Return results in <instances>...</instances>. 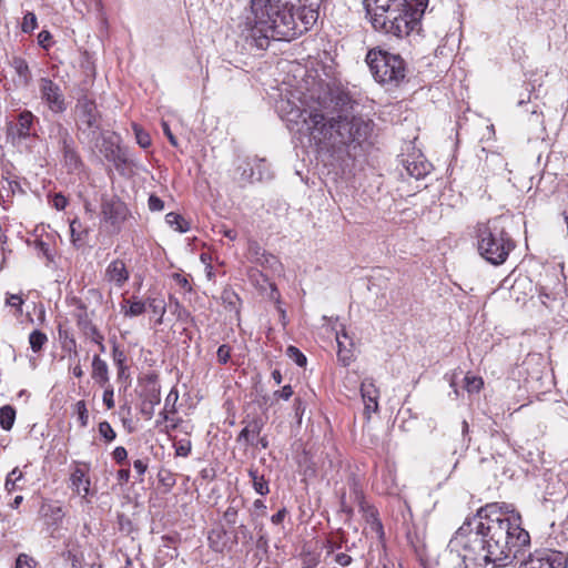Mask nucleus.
<instances>
[{"instance_id":"obj_1","label":"nucleus","mask_w":568,"mask_h":568,"mask_svg":"<svg viewBox=\"0 0 568 568\" xmlns=\"http://www.w3.org/2000/svg\"><path fill=\"white\" fill-rule=\"evenodd\" d=\"M529 544L520 515L491 503L465 521L447 547L455 568H497L510 564Z\"/></svg>"},{"instance_id":"obj_2","label":"nucleus","mask_w":568,"mask_h":568,"mask_svg":"<svg viewBox=\"0 0 568 568\" xmlns=\"http://www.w3.org/2000/svg\"><path fill=\"white\" fill-rule=\"evenodd\" d=\"M349 97L338 90H326L308 109L282 102V118L291 130L308 136L318 150L338 152L343 148L356 150L372 132L373 123L361 116L349 115Z\"/></svg>"},{"instance_id":"obj_3","label":"nucleus","mask_w":568,"mask_h":568,"mask_svg":"<svg viewBox=\"0 0 568 568\" xmlns=\"http://www.w3.org/2000/svg\"><path fill=\"white\" fill-rule=\"evenodd\" d=\"M316 6L313 0H251L242 34L261 50L267 49L271 40L292 41L315 24Z\"/></svg>"},{"instance_id":"obj_4","label":"nucleus","mask_w":568,"mask_h":568,"mask_svg":"<svg viewBox=\"0 0 568 568\" xmlns=\"http://www.w3.org/2000/svg\"><path fill=\"white\" fill-rule=\"evenodd\" d=\"M373 28L397 38L418 24L428 0H363Z\"/></svg>"},{"instance_id":"obj_5","label":"nucleus","mask_w":568,"mask_h":568,"mask_svg":"<svg viewBox=\"0 0 568 568\" xmlns=\"http://www.w3.org/2000/svg\"><path fill=\"white\" fill-rule=\"evenodd\" d=\"M475 233L480 256L493 265L505 263L515 247L499 217L478 223Z\"/></svg>"},{"instance_id":"obj_6","label":"nucleus","mask_w":568,"mask_h":568,"mask_svg":"<svg viewBox=\"0 0 568 568\" xmlns=\"http://www.w3.org/2000/svg\"><path fill=\"white\" fill-rule=\"evenodd\" d=\"M366 63L378 83L397 87L405 79V62L398 54L373 49L366 54Z\"/></svg>"},{"instance_id":"obj_7","label":"nucleus","mask_w":568,"mask_h":568,"mask_svg":"<svg viewBox=\"0 0 568 568\" xmlns=\"http://www.w3.org/2000/svg\"><path fill=\"white\" fill-rule=\"evenodd\" d=\"M74 113L78 129L87 134L90 141L97 140L101 130V115L94 100L88 95L80 97Z\"/></svg>"},{"instance_id":"obj_8","label":"nucleus","mask_w":568,"mask_h":568,"mask_svg":"<svg viewBox=\"0 0 568 568\" xmlns=\"http://www.w3.org/2000/svg\"><path fill=\"white\" fill-rule=\"evenodd\" d=\"M568 552L554 549H539L530 554L519 568H567Z\"/></svg>"},{"instance_id":"obj_9","label":"nucleus","mask_w":568,"mask_h":568,"mask_svg":"<svg viewBox=\"0 0 568 568\" xmlns=\"http://www.w3.org/2000/svg\"><path fill=\"white\" fill-rule=\"evenodd\" d=\"M39 91L41 100L47 104L50 111L63 113L67 110V102L59 84L49 78L39 80Z\"/></svg>"},{"instance_id":"obj_10","label":"nucleus","mask_w":568,"mask_h":568,"mask_svg":"<svg viewBox=\"0 0 568 568\" xmlns=\"http://www.w3.org/2000/svg\"><path fill=\"white\" fill-rule=\"evenodd\" d=\"M101 214L105 222L110 223L116 231H120L121 224L129 215V209L124 202L115 196L103 197Z\"/></svg>"},{"instance_id":"obj_11","label":"nucleus","mask_w":568,"mask_h":568,"mask_svg":"<svg viewBox=\"0 0 568 568\" xmlns=\"http://www.w3.org/2000/svg\"><path fill=\"white\" fill-rule=\"evenodd\" d=\"M34 115L31 111L24 110L19 113L17 122H10L7 128V139L13 144L20 143L31 136Z\"/></svg>"},{"instance_id":"obj_12","label":"nucleus","mask_w":568,"mask_h":568,"mask_svg":"<svg viewBox=\"0 0 568 568\" xmlns=\"http://www.w3.org/2000/svg\"><path fill=\"white\" fill-rule=\"evenodd\" d=\"M98 142V139L94 140ZM95 145L100 149V152L103 153L108 161L114 163H125L126 159L124 154L121 152L119 145V136L114 133H110L106 135H102L101 144L95 143Z\"/></svg>"},{"instance_id":"obj_13","label":"nucleus","mask_w":568,"mask_h":568,"mask_svg":"<svg viewBox=\"0 0 568 568\" xmlns=\"http://www.w3.org/2000/svg\"><path fill=\"white\" fill-rule=\"evenodd\" d=\"M88 471L87 465L77 466L70 476L71 488L82 498H87L91 493V481Z\"/></svg>"},{"instance_id":"obj_14","label":"nucleus","mask_w":568,"mask_h":568,"mask_svg":"<svg viewBox=\"0 0 568 568\" xmlns=\"http://www.w3.org/2000/svg\"><path fill=\"white\" fill-rule=\"evenodd\" d=\"M336 343H337V357L338 361L344 365H349L353 353V341L348 336L347 332L345 331V327L341 325V329H336Z\"/></svg>"},{"instance_id":"obj_15","label":"nucleus","mask_w":568,"mask_h":568,"mask_svg":"<svg viewBox=\"0 0 568 568\" xmlns=\"http://www.w3.org/2000/svg\"><path fill=\"white\" fill-rule=\"evenodd\" d=\"M362 398L364 402V413L371 417L372 413L378 409V390L372 381L365 379L361 386Z\"/></svg>"},{"instance_id":"obj_16","label":"nucleus","mask_w":568,"mask_h":568,"mask_svg":"<svg viewBox=\"0 0 568 568\" xmlns=\"http://www.w3.org/2000/svg\"><path fill=\"white\" fill-rule=\"evenodd\" d=\"M105 278L109 282L114 283L118 287L123 286V284L129 280V272L124 262L121 260L111 262L105 270Z\"/></svg>"},{"instance_id":"obj_17","label":"nucleus","mask_w":568,"mask_h":568,"mask_svg":"<svg viewBox=\"0 0 568 568\" xmlns=\"http://www.w3.org/2000/svg\"><path fill=\"white\" fill-rule=\"evenodd\" d=\"M242 170L241 179L245 182L253 183L255 181H261L263 179V170L265 169L264 160H253V162L247 161L245 166H240Z\"/></svg>"},{"instance_id":"obj_18","label":"nucleus","mask_w":568,"mask_h":568,"mask_svg":"<svg viewBox=\"0 0 568 568\" xmlns=\"http://www.w3.org/2000/svg\"><path fill=\"white\" fill-rule=\"evenodd\" d=\"M243 423L245 424V427L239 434L237 442L244 440L248 445H254V439L261 434L264 423L258 417L248 422L243 420Z\"/></svg>"},{"instance_id":"obj_19","label":"nucleus","mask_w":568,"mask_h":568,"mask_svg":"<svg viewBox=\"0 0 568 568\" xmlns=\"http://www.w3.org/2000/svg\"><path fill=\"white\" fill-rule=\"evenodd\" d=\"M91 377L101 387H104L109 383V366L100 355H94L92 358Z\"/></svg>"},{"instance_id":"obj_20","label":"nucleus","mask_w":568,"mask_h":568,"mask_svg":"<svg viewBox=\"0 0 568 568\" xmlns=\"http://www.w3.org/2000/svg\"><path fill=\"white\" fill-rule=\"evenodd\" d=\"M160 402V388L156 386H152L146 390L144 395L141 406V414L144 415L148 419H150L153 416L154 407L159 405Z\"/></svg>"},{"instance_id":"obj_21","label":"nucleus","mask_w":568,"mask_h":568,"mask_svg":"<svg viewBox=\"0 0 568 568\" xmlns=\"http://www.w3.org/2000/svg\"><path fill=\"white\" fill-rule=\"evenodd\" d=\"M404 168L407 174L416 180L426 176L430 172V164L424 160H409L404 161Z\"/></svg>"},{"instance_id":"obj_22","label":"nucleus","mask_w":568,"mask_h":568,"mask_svg":"<svg viewBox=\"0 0 568 568\" xmlns=\"http://www.w3.org/2000/svg\"><path fill=\"white\" fill-rule=\"evenodd\" d=\"M60 150L63 153L65 166L70 171L78 170L82 162L78 152L74 149V141L72 140L71 142H67L65 144L60 145Z\"/></svg>"},{"instance_id":"obj_23","label":"nucleus","mask_w":568,"mask_h":568,"mask_svg":"<svg viewBox=\"0 0 568 568\" xmlns=\"http://www.w3.org/2000/svg\"><path fill=\"white\" fill-rule=\"evenodd\" d=\"M10 64L18 74L20 82L26 87L29 85L32 80V74L28 62L21 57H13Z\"/></svg>"},{"instance_id":"obj_24","label":"nucleus","mask_w":568,"mask_h":568,"mask_svg":"<svg viewBox=\"0 0 568 568\" xmlns=\"http://www.w3.org/2000/svg\"><path fill=\"white\" fill-rule=\"evenodd\" d=\"M24 480L23 473L18 468H13L6 478L4 487L8 493L22 489V481Z\"/></svg>"},{"instance_id":"obj_25","label":"nucleus","mask_w":568,"mask_h":568,"mask_svg":"<svg viewBox=\"0 0 568 568\" xmlns=\"http://www.w3.org/2000/svg\"><path fill=\"white\" fill-rule=\"evenodd\" d=\"M74 303L77 305V312L74 313L77 325L81 331H84L93 324L92 320L87 312L85 304L81 300H74Z\"/></svg>"},{"instance_id":"obj_26","label":"nucleus","mask_w":568,"mask_h":568,"mask_svg":"<svg viewBox=\"0 0 568 568\" xmlns=\"http://www.w3.org/2000/svg\"><path fill=\"white\" fill-rule=\"evenodd\" d=\"M256 264L265 270H271L272 272H278L282 268L280 260L267 252H262L261 257H256Z\"/></svg>"},{"instance_id":"obj_27","label":"nucleus","mask_w":568,"mask_h":568,"mask_svg":"<svg viewBox=\"0 0 568 568\" xmlns=\"http://www.w3.org/2000/svg\"><path fill=\"white\" fill-rule=\"evenodd\" d=\"M165 222L180 233H186L190 230V223L182 215L174 212L165 215Z\"/></svg>"},{"instance_id":"obj_28","label":"nucleus","mask_w":568,"mask_h":568,"mask_svg":"<svg viewBox=\"0 0 568 568\" xmlns=\"http://www.w3.org/2000/svg\"><path fill=\"white\" fill-rule=\"evenodd\" d=\"M50 138L54 139L59 146L73 140L68 129L59 122L52 125L50 131Z\"/></svg>"},{"instance_id":"obj_29","label":"nucleus","mask_w":568,"mask_h":568,"mask_svg":"<svg viewBox=\"0 0 568 568\" xmlns=\"http://www.w3.org/2000/svg\"><path fill=\"white\" fill-rule=\"evenodd\" d=\"M361 509L366 521L371 524L372 528L375 529L377 532H382L383 526L377 517V510L375 509V507L362 503Z\"/></svg>"},{"instance_id":"obj_30","label":"nucleus","mask_w":568,"mask_h":568,"mask_svg":"<svg viewBox=\"0 0 568 568\" xmlns=\"http://www.w3.org/2000/svg\"><path fill=\"white\" fill-rule=\"evenodd\" d=\"M179 399V393L175 388H172L165 398L164 408L160 412L159 416L162 420L169 419V414L176 413L175 404Z\"/></svg>"},{"instance_id":"obj_31","label":"nucleus","mask_w":568,"mask_h":568,"mask_svg":"<svg viewBox=\"0 0 568 568\" xmlns=\"http://www.w3.org/2000/svg\"><path fill=\"white\" fill-rule=\"evenodd\" d=\"M16 420V409L10 405L0 408V426L4 430H10Z\"/></svg>"},{"instance_id":"obj_32","label":"nucleus","mask_w":568,"mask_h":568,"mask_svg":"<svg viewBox=\"0 0 568 568\" xmlns=\"http://www.w3.org/2000/svg\"><path fill=\"white\" fill-rule=\"evenodd\" d=\"M248 476L250 478L252 479L253 481V487L255 489V491L260 495H266L268 494L270 489H268V484L267 481L264 479L263 476H260L257 470L254 469V468H250L248 469Z\"/></svg>"},{"instance_id":"obj_33","label":"nucleus","mask_w":568,"mask_h":568,"mask_svg":"<svg viewBox=\"0 0 568 568\" xmlns=\"http://www.w3.org/2000/svg\"><path fill=\"white\" fill-rule=\"evenodd\" d=\"M47 343H48V336L43 332H41L39 329H34L30 333L29 344H30L31 349L34 353L41 352L43 346Z\"/></svg>"},{"instance_id":"obj_34","label":"nucleus","mask_w":568,"mask_h":568,"mask_svg":"<svg viewBox=\"0 0 568 568\" xmlns=\"http://www.w3.org/2000/svg\"><path fill=\"white\" fill-rule=\"evenodd\" d=\"M124 302L129 304V307L123 306V314L126 317H135L145 312V303L141 301L130 302L125 300Z\"/></svg>"},{"instance_id":"obj_35","label":"nucleus","mask_w":568,"mask_h":568,"mask_svg":"<svg viewBox=\"0 0 568 568\" xmlns=\"http://www.w3.org/2000/svg\"><path fill=\"white\" fill-rule=\"evenodd\" d=\"M158 478L165 490H170L175 485V475L169 469H160Z\"/></svg>"},{"instance_id":"obj_36","label":"nucleus","mask_w":568,"mask_h":568,"mask_svg":"<svg viewBox=\"0 0 568 568\" xmlns=\"http://www.w3.org/2000/svg\"><path fill=\"white\" fill-rule=\"evenodd\" d=\"M99 434L108 443L115 439L116 434L109 422L103 420L99 424Z\"/></svg>"},{"instance_id":"obj_37","label":"nucleus","mask_w":568,"mask_h":568,"mask_svg":"<svg viewBox=\"0 0 568 568\" xmlns=\"http://www.w3.org/2000/svg\"><path fill=\"white\" fill-rule=\"evenodd\" d=\"M38 27L37 17L33 12H27L23 17L21 30L24 33L32 32Z\"/></svg>"},{"instance_id":"obj_38","label":"nucleus","mask_w":568,"mask_h":568,"mask_svg":"<svg viewBox=\"0 0 568 568\" xmlns=\"http://www.w3.org/2000/svg\"><path fill=\"white\" fill-rule=\"evenodd\" d=\"M172 414H169V419L162 420V418L159 416V419L156 420V426H160L163 423H168L162 432L165 434H170L172 430H175L180 427L182 419L181 418H173L171 417Z\"/></svg>"},{"instance_id":"obj_39","label":"nucleus","mask_w":568,"mask_h":568,"mask_svg":"<svg viewBox=\"0 0 568 568\" xmlns=\"http://www.w3.org/2000/svg\"><path fill=\"white\" fill-rule=\"evenodd\" d=\"M287 356L293 359L298 366L306 365V356L295 346H288L286 349Z\"/></svg>"},{"instance_id":"obj_40","label":"nucleus","mask_w":568,"mask_h":568,"mask_svg":"<svg viewBox=\"0 0 568 568\" xmlns=\"http://www.w3.org/2000/svg\"><path fill=\"white\" fill-rule=\"evenodd\" d=\"M75 412L78 414L81 427H87L89 424V413L84 400L77 402Z\"/></svg>"},{"instance_id":"obj_41","label":"nucleus","mask_w":568,"mask_h":568,"mask_svg":"<svg viewBox=\"0 0 568 568\" xmlns=\"http://www.w3.org/2000/svg\"><path fill=\"white\" fill-rule=\"evenodd\" d=\"M81 227V224L80 222L74 219L71 223H70V233H71V241L74 245L79 246L82 242V231H80L79 229Z\"/></svg>"},{"instance_id":"obj_42","label":"nucleus","mask_w":568,"mask_h":568,"mask_svg":"<svg viewBox=\"0 0 568 568\" xmlns=\"http://www.w3.org/2000/svg\"><path fill=\"white\" fill-rule=\"evenodd\" d=\"M175 455L180 457H187L192 449V444L189 439H181L175 445Z\"/></svg>"},{"instance_id":"obj_43","label":"nucleus","mask_w":568,"mask_h":568,"mask_svg":"<svg viewBox=\"0 0 568 568\" xmlns=\"http://www.w3.org/2000/svg\"><path fill=\"white\" fill-rule=\"evenodd\" d=\"M465 387L469 393L479 392L483 386V379L476 376H465Z\"/></svg>"},{"instance_id":"obj_44","label":"nucleus","mask_w":568,"mask_h":568,"mask_svg":"<svg viewBox=\"0 0 568 568\" xmlns=\"http://www.w3.org/2000/svg\"><path fill=\"white\" fill-rule=\"evenodd\" d=\"M81 332L85 337L90 338L95 344H101V341L104 339L103 335L99 332L94 324Z\"/></svg>"},{"instance_id":"obj_45","label":"nucleus","mask_w":568,"mask_h":568,"mask_svg":"<svg viewBox=\"0 0 568 568\" xmlns=\"http://www.w3.org/2000/svg\"><path fill=\"white\" fill-rule=\"evenodd\" d=\"M36 560L27 554H20L16 560V568H36Z\"/></svg>"},{"instance_id":"obj_46","label":"nucleus","mask_w":568,"mask_h":568,"mask_svg":"<svg viewBox=\"0 0 568 568\" xmlns=\"http://www.w3.org/2000/svg\"><path fill=\"white\" fill-rule=\"evenodd\" d=\"M134 132H135L136 142L139 143L140 146L145 149L151 145V138L146 132L139 129L136 125H134Z\"/></svg>"},{"instance_id":"obj_47","label":"nucleus","mask_w":568,"mask_h":568,"mask_svg":"<svg viewBox=\"0 0 568 568\" xmlns=\"http://www.w3.org/2000/svg\"><path fill=\"white\" fill-rule=\"evenodd\" d=\"M149 307L152 310L154 314L160 315L159 323H161L162 316L165 313V305L163 301H158L155 298L149 300Z\"/></svg>"},{"instance_id":"obj_48","label":"nucleus","mask_w":568,"mask_h":568,"mask_svg":"<svg viewBox=\"0 0 568 568\" xmlns=\"http://www.w3.org/2000/svg\"><path fill=\"white\" fill-rule=\"evenodd\" d=\"M113 387L111 385L104 386V392L102 396L103 404L106 406L108 409H112L114 407V399H113Z\"/></svg>"},{"instance_id":"obj_49","label":"nucleus","mask_w":568,"mask_h":568,"mask_svg":"<svg viewBox=\"0 0 568 568\" xmlns=\"http://www.w3.org/2000/svg\"><path fill=\"white\" fill-rule=\"evenodd\" d=\"M148 460L149 459L146 458V459H136V460L133 462V467H134L135 471L139 475V481L140 483L143 481V475L148 470V467H149Z\"/></svg>"},{"instance_id":"obj_50","label":"nucleus","mask_w":568,"mask_h":568,"mask_svg":"<svg viewBox=\"0 0 568 568\" xmlns=\"http://www.w3.org/2000/svg\"><path fill=\"white\" fill-rule=\"evenodd\" d=\"M113 359H114L115 365L119 368V377H121V375L124 371V361H125L124 353L119 351L116 347H114Z\"/></svg>"},{"instance_id":"obj_51","label":"nucleus","mask_w":568,"mask_h":568,"mask_svg":"<svg viewBox=\"0 0 568 568\" xmlns=\"http://www.w3.org/2000/svg\"><path fill=\"white\" fill-rule=\"evenodd\" d=\"M216 356H217L219 363L226 364L231 356L230 346L225 345V344L221 345L217 349Z\"/></svg>"},{"instance_id":"obj_52","label":"nucleus","mask_w":568,"mask_h":568,"mask_svg":"<svg viewBox=\"0 0 568 568\" xmlns=\"http://www.w3.org/2000/svg\"><path fill=\"white\" fill-rule=\"evenodd\" d=\"M148 205L149 209L153 212H160L164 209V202L154 194L150 195Z\"/></svg>"},{"instance_id":"obj_53","label":"nucleus","mask_w":568,"mask_h":568,"mask_svg":"<svg viewBox=\"0 0 568 568\" xmlns=\"http://www.w3.org/2000/svg\"><path fill=\"white\" fill-rule=\"evenodd\" d=\"M305 412V403L301 398H295L294 400V413L297 419V423H302V417Z\"/></svg>"},{"instance_id":"obj_54","label":"nucleus","mask_w":568,"mask_h":568,"mask_svg":"<svg viewBox=\"0 0 568 568\" xmlns=\"http://www.w3.org/2000/svg\"><path fill=\"white\" fill-rule=\"evenodd\" d=\"M294 394L291 385H285L282 389L275 390L273 396L282 398L284 400H288Z\"/></svg>"},{"instance_id":"obj_55","label":"nucleus","mask_w":568,"mask_h":568,"mask_svg":"<svg viewBox=\"0 0 568 568\" xmlns=\"http://www.w3.org/2000/svg\"><path fill=\"white\" fill-rule=\"evenodd\" d=\"M52 39V36L49 31L47 30H42L39 34H38V43L40 47H42L43 49H48L50 47V41Z\"/></svg>"},{"instance_id":"obj_56","label":"nucleus","mask_w":568,"mask_h":568,"mask_svg":"<svg viewBox=\"0 0 568 568\" xmlns=\"http://www.w3.org/2000/svg\"><path fill=\"white\" fill-rule=\"evenodd\" d=\"M68 561L71 562V568H81L80 557L71 550L63 552L62 555Z\"/></svg>"},{"instance_id":"obj_57","label":"nucleus","mask_w":568,"mask_h":568,"mask_svg":"<svg viewBox=\"0 0 568 568\" xmlns=\"http://www.w3.org/2000/svg\"><path fill=\"white\" fill-rule=\"evenodd\" d=\"M67 204H68V200L63 194H61V193L54 194V196L52 199V205L57 210H59V211L64 210Z\"/></svg>"},{"instance_id":"obj_58","label":"nucleus","mask_w":568,"mask_h":568,"mask_svg":"<svg viewBox=\"0 0 568 568\" xmlns=\"http://www.w3.org/2000/svg\"><path fill=\"white\" fill-rule=\"evenodd\" d=\"M112 456H113V459L118 463V464H121L123 463L126 457H128V452L124 447L122 446H118L115 447V449L113 450L112 453Z\"/></svg>"},{"instance_id":"obj_59","label":"nucleus","mask_w":568,"mask_h":568,"mask_svg":"<svg viewBox=\"0 0 568 568\" xmlns=\"http://www.w3.org/2000/svg\"><path fill=\"white\" fill-rule=\"evenodd\" d=\"M6 303L12 307H16L18 308L19 311H21V306L23 304V300L21 296L17 295V294H9L8 297H7V301Z\"/></svg>"},{"instance_id":"obj_60","label":"nucleus","mask_w":568,"mask_h":568,"mask_svg":"<svg viewBox=\"0 0 568 568\" xmlns=\"http://www.w3.org/2000/svg\"><path fill=\"white\" fill-rule=\"evenodd\" d=\"M335 561L343 567L348 566L352 562V557L347 554L341 552L335 556Z\"/></svg>"},{"instance_id":"obj_61","label":"nucleus","mask_w":568,"mask_h":568,"mask_svg":"<svg viewBox=\"0 0 568 568\" xmlns=\"http://www.w3.org/2000/svg\"><path fill=\"white\" fill-rule=\"evenodd\" d=\"M162 129H163L164 134L168 136L170 143L173 146H178V140L173 135V133L171 132L170 126H169V124L166 122H162Z\"/></svg>"},{"instance_id":"obj_62","label":"nucleus","mask_w":568,"mask_h":568,"mask_svg":"<svg viewBox=\"0 0 568 568\" xmlns=\"http://www.w3.org/2000/svg\"><path fill=\"white\" fill-rule=\"evenodd\" d=\"M286 514H287V511L285 508L280 509L276 514H274L272 516V518H271L272 523L275 525L281 524L284 520Z\"/></svg>"},{"instance_id":"obj_63","label":"nucleus","mask_w":568,"mask_h":568,"mask_svg":"<svg viewBox=\"0 0 568 568\" xmlns=\"http://www.w3.org/2000/svg\"><path fill=\"white\" fill-rule=\"evenodd\" d=\"M220 233H222L225 237H227L231 241H235L237 237V233L232 229H226L225 226H222Z\"/></svg>"},{"instance_id":"obj_64","label":"nucleus","mask_w":568,"mask_h":568,"mask_svg":"<svg viewBox=\"0 0 568 568\" xmlns=\"http://www.w3.org/2000/svg\"><path fill=\"white\" fill-rule=\"evenodd\" d=\"M130 479V470L129 469H120L118 471V480L120 484L128 483Z\"/></svg>"}]
</instances>
